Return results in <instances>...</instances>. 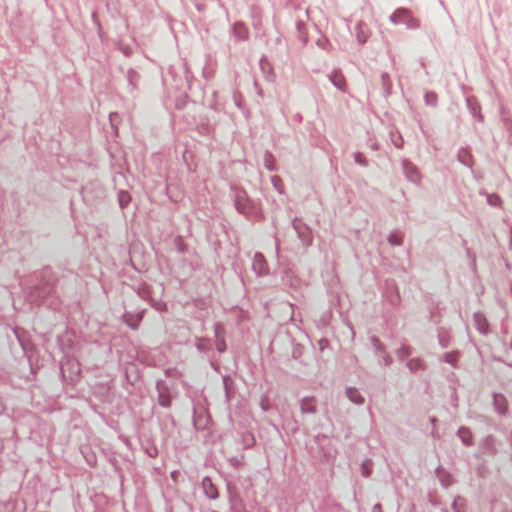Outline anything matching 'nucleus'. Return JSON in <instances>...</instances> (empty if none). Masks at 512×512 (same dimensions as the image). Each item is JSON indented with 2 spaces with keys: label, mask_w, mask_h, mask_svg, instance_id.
<instances>
[{
  "label": "nucleus",
  "mask_w": 512,
  "mask_h": 512,
  "mask_svg": "<svg viewBox=\"0 0 512 512\" xmlns=\"http://www.w3.org/2000/svg\"><path fill=\"white\" fill-rule=\"evenodd\" d=\"M203 75H204V77L208 78L209 73H206L205 71H203Z\"/></svg>",
  "instance_id": "49"
},
{
  "label": "nucleus",
  "mask_w": 512,
  "mask_h": 512,
  "mask_svg": "<svg viewBox=\"0 0 512 512\" xmlns=\"http://www.w3.org/2000/svg\"><path fill=\"white\" fill-rule=\"evenodd\" d=\"M216 349L219 353H223L226 350L225 338L216 339Z\"/></svg>",
  "instance_id": "36"
},
{
  "label": "nucleus",
  "mask_w": 512,
  "mask_h": 512,
  "mask_svg": "<svg viewBox=\"0 0 512 512\" xmlns=\"http://www.w3.org/2000/svg\"><path fill=\"white\" fill-rule=\"evenodd\" d=\"M124 53H125V54L130 53V49H128V48H127V49H125V50H124Z\"/></svg>",
  "instance_id": "51"
},
{
  "label": "nucleus",
  "mask_w": 512,
  "mask_h": 512,
  "mask_svg": "<svg viewBox=\"0 0 512 512\" xmlns=\"http://www.w3.org/2000/svg\"><path fill=\"white\" fill-rule=\"evenodd\" d=\"M260 65H261V68L264 70V59L263 58L260 60Z\"/></svg>",
  "instance_id": "47"
},
{
  "label": "nucleus",
  "mask_w": 512,
  "mask_h": 512,
  "mask_svg": "<svg viewBox=\"0 0 512 512\" xmlns=\"http://www.w3.org/2000/svg\"><path fill=\"white\" fill-rule=\"evenodd\" d=\"M374 348L377 353H381V354L386 353L385 347L381 342L379 344H377L376 347H374Z\"/></svg>",
  "instance_id": "41"
},
{
  "label": "nucleus",
  "mask_w": 512,
  "mask_h": 512,
  "mask_svg": "<svg viewBox=\"0 0 512 512\" xmlns=\"http://www.w3.org/2000/svg\"><path fill=\"white\" fill-rule=\"evenodd\" d=\"M270 181H271L272 186L275 188V190H277L279 193H282L281 178L279 176H272Z\"/></svg>",
  "instance_id": "32"
},
{
  "label": "nucleus",
  "mask_w": 512,
  "mask_h": 512,
  "mask_svg": "<svg viewBox=\"0 0 512 512\" xmlns=\"http://www.w3.org/2000/svg\"><path fill=\"white\" fill-rule=\"evenodd\" d=\"M196 347L200 351H206V350L211 349L212 344L209 339L202 338V339L198 340Z\"/></svg>",
  "instance_id": "28"
},
{
  "label": "nucleus",
  "mask_w": 512,
  "mask_h": 512,
  "mask_svg": "<svg viewBox=\"0 0 512 512\" xmlns=\"http://www.w3.org/2000/svg\"><path fill=\"white\" fill-rule=\"evenodd\" d=\"M510 348L512 349V338H511V342H510Z\"/></svg>",
  "instance_id": "56"
},
{
  "label": "nucleus",
  "mask_w": 512,
  "mask_h": 512,
  "mask_svg": "<svg viewBox=\"0 0 512 512\" xmlns=\"http://www.w3.org/2000/svg\"><path fill=\"white\" fill-rule=\"evenodd\" d=\"M466 104H467V108H468L470 114L474 118H477L479 121H482L483 120V116L480 113V106L474 100H472L470 98H468L466 100Z\"/></svg>",
  "instance_id": "16"
},
{
  "label": "nucleus",
  "mask_w": 512,
  "mask_h": 512,
  "mask_svg": "<svg viewBox=\"0 0 512 512\" xmlns=\"http://www.w3.org/2000/svg\"><path fill=\"white\" fill-rule=\"evenodd\" d=\"M156 388L158 391L159 404L164 408L170 407L171 406V397L166 392V387H165L164 383L162 381H158L156 384Z\"/></svg>",
  "instance_id": "6"
},
{
  "label": "nucleus",
  "mask_w": 512,
  "mask_h": 512,
  "mask_svg": "<svg viewBox=\"0 0 512 512\" xmlns=\"http://www.w3.org/2000/svg\"><path fill=\"white\" fill-rule=\"evenodd\" d=\"M300 410L302 413L313 414L316 412V407L313 398L305 397L301 400Z\"/></svg>",
  "instance_id": "15"
},
{
  "label": "nucleus",
  "mask_w": 512,
  "mask_h": 512,
  "mask_svg": "<svg viewBox=\"0 0 512 512\" xmlns=\"http://www.w3.org/2000/svg\"><path fill=\"white\" fill-rule=\"evenodd\" d=\"M303 25H304V23H303V22H301V21H298V22H297V29H298L299 33H301V29H302V26H303Z\"/></svg>",
  "instance_id": "45"
},
{
  "label": "nucleus",
  "mask_w": 512,
  "mask_h": 512,
  "mask_svg": "<svg viewBox=\"0 0 512 512\" xmlns=\"http://www.w3.org/2000/svg\"><path fill=\"white\" fill-rule=\"evenodd\" d=\"M235 207L242 214H248L251 211L250 201L244 192H237L235 197Z\"/></svg>",
  "instance_id": "5"
},
{
  "label": "nucleus",
  "mask_w": 512,
  "mask_h": 512,
  "mask_svg": "<svg viewBox=\"0 0 512 512\" xmlns=\"http://www.w3.org/2000/svg\"><path fill=\"white\" fill-rule=\"evenodd\" d=\"M435 421H436V419H435V418H432V419H431V423H434Z\"/></svg>",
  "instance_id": "55"
},
{
  "label": "nucleus",
  "mask_w": 512,
  "mask_h": 512,
  "mask_svg": "<svg viewBox=\"0 0 512 512\" xmlns=\"http://www.w3.org/2000/svg\"><path fill=\"white\" fill-rule=\"evenodd\" d=\"M371 342H372L373 346L376 347V345L380 343V340L376 336H372Z\"/></svg>",
  "instance_id": "43"
},
{
  "label": "nucleus",
  "mask_w": 512,
  "mask_h": 512,
  "mask_svg": "<svg viewBox=\"0 0 512 512\" xmlns=\"http://www.w3.org/2000/svg\"><path fill=\"white\" fill-rule=\"evenodd\" d=\"M457 156H458V160L460 163H462L463 165H465L467 167L472 166V156L467 149L461 148L458 151Z\"/></svg>",
  "instance_id": "17"
},
{
  "label": "nucleus",
  "mask_w": 512,
  "mask_h": 512,
  "mask_svg": "<svg viewBox=\"0 0 512 512\" xmlns=\"http://www.w3.org/2000/svg\"><path fill=\"white\" fill-rule=\"evenodd\" d=\"M452 509L454 512H465L464 499L461 497L455 498L452 503Z\"/></svg>",
  "instance_id": "25"
},
{
  "label": "nucleus",
  "mask_w": 512,
  "mask_h": 512,
  "mask_svg": "<svg viewBox=\"0 0 512 512\" xmlns=\"http://www.w3.org/2000/svg\"><path fill=\"white\" fill-rule=\"evenodd\" d=\"M394 25L405 24L408 29H418L420 23L417 19L410 16V12L406 8L396 9L389 17Z\"/></svg>",
  "instance_id": "1"
},
{
  "label": "nucleus",
  "mask_w": 512,
  "mask_h": 512,
  "mask_svg": "<svg viewBox=\"0 0 512 512\" xmlns=\"http://www.w3.org/2000/svg\"><path fill=\"white\" fill-rule=\"evenodd\" d=\"M383 361L386 366H390L392 364V358L389 354L384 353L383 354Z\"/></svg>",
  "instance_id": "40"
},
{
  "label": "nucleus",
  "mask_w": 512,
  "mask_h": 512,
  "mask_svg": "<svg viewBox=\"0 0 512 512\" xmlns=\"http://www.w3.org/2000/svg\"><path fill=\"white\" fill-rule=\"evenodd\" d=\"M394 143H395V146H397V147L400 146V144H398L396 141H394Z\"/></svg>",
  "instance_id": "53"
},
{
  "label": "nucleus",
  "mask_w": 512,
  "mask_h": 512,
  "mask_svg": "<svg viewBox=\"0 0 512 512\" xmlns=\"http://www.w3.org/2000/svg\"><path fill=\"white\" fill-rule=\"evenodd\" d=\"M473 321L476 329L481 333L486 335L489 332V325L485 315L481 312H475L473 315Z\"/></svg>",
  "instance_id": "9"
},
{
  "label": "nucleus",
  "mask_w": 512,
  "mask_h": 512,
  "mask_svg": "<svg viewBox=\"0 0 512 512\" xmlns=\"http://www.w3.org/2000/svg\"><path fill=\"white\" fill-rule=\"evenodd\" d=\"M487 201L492 206H499L500 203H501L500 197L498 195H496V194L488 195Z\"/></svg>",
  "instance_id": "35"
},
{
  "label": "nucleus",
  "mask_w": 512,
  "mask_h": 512,
  "mask_svg": "<svg viewBox=\"0 0 512 512\" xmlns=\"http://www.w3.org/2000/svg\"><path fill=\"white\" fill-rule=\"evenodd\" d=\"M483 452L488 455H496L498 448L496 447V439L493 435H487L481 442Z\"/></svg>",
  "instance_id": "8"
},
{
  "label": "nucleus",
  "mask_w": 512,
  "mask_h": 512,
  "mask_svg": "<svg viewBox=\"0 0 512 512\" xmlns=\"http://www.w3.org/2000/svg\"><path fill=\"white\" fill-rule=\"evenodd\" d=\"M143 314H144V310L138 312L137 315H136V319L135 320L140 322L142 317H143Z\"/></svg>",
  "instance_id": "44"
},
{
  "label": "nucleus",
  "mask_w": 512,
  "mask_h": 512,
  "mask_svg": "<svg viewBox=\"0 0 512 512\" xmlns=\"http://www.w3.org/2000/svg\"><path fill=\"white\" fill-rule=\"evenodd\" d=\"M316 45L321 49H327L329 45V40L326 37L322 36L319 39H317Z\"/></svg>",
  "instance_id": "38"
},
{
  "label": "nucleus",
  "mask_w": 512,
  "mask_h": 512,
  "mask_svg": "<svg viewBox=\"0 0 512 512\" xmlns=\"http://www.w3.org/2000/svg\"><path fill=\"white\" fill-rule=\"evenodd\" d=\"M300 37H301L303 43L305 44L307 42V38L305 36H300Z\"/></svg>",
  "instance_id": "48"
},
{
  "label": "nucleus",
  "mask_w": 512,
  "mask_h": 512,
  "mask_svg": "<svg viewBox=\"0 0 512 512\" xmlns=\"http://www.w3.org/2000/svg\"><path fill=\"white\" fill-rule=\"evenodd\" d=\"M402 169H403V172H404L407 180H409L410 182H412L414 184H418L420 182V179H421L420 173L414 164L405 160L402 163Z\"/></svg>",
  "instance_id": "3"
},
{
  "label": "nucleus",
  "mask_w": 512,
  "mask_h": 512,
  "mask_svg": "<svg viewBox=\"0 0 512 512\" xmlns=\"http://www.w3.org/2000/svg\"><path fill=\"white\" fill-rule=\"evenodd\" d=\"M424 102L428 106H436L437 104V95L434 92H426L424 95Z\"/></svg>",
  "instance_id": "26"
},
{
  "label": "nucleus",
  "mask_w": 512,
  "mask_h": 512,
  "mask_svg": "<svg viewBox=\"0 0 512 512\" xmlns=\"http://www.w3.org/2000/svg\"><path fill=\"white\" fill-rule=\"evenodd\" d=\"M422 367V361L419 358L410 359L407 362V368L414 372Z\"/></svg>",
  "instance_id": "27"
},
{
  "label": "nucleus",
  "mask_w": 512,
  "mask_h": 512,
  "mask_svg": "<svg viewBox=\"0 0 512 512\" xmlns=\"http://www.w3.org/2000/svg\"><path fill=\"white\" fill-rule=\"evenodd\" d=\"M511 444H512V431H511V434H510V438H509Z\"/></svg>",
  "instance_id": "52"
},
{
  "label": "nucleus",
  "mask_w": 512,
  "mask_h": 512,
  "mask_svg": "<svg viewBox=\"0 0 512 512\" xmlns=\"http://www.w3.org/2000/svg\"><path fill=\"white\" fill-rule=\"evenodd\" d=\"M275 248H276V252H278V244L277 243L275 245Z\"/></svg>",
  "instance_id": "54"
},
{
  "label": "nucleus",
  "mask_w": 512,
  "mask_h": 512,
  "mask_svg": "<svg viewBox=\"0 0 512 512\" xmlns=\"http://www.w3.org/2000/svg\"><path fill=\"white\" fill-rule=\"evenodd\" d=\"M264 166L269 171H275L276 170V161L272 153L269 151H266L263 158Z\"/></svg>",
  "instance_id": "20"
},
{
  "label": "nucleus",
  "mask_w": 512,
  "mask_h": 512,
  "mask_svg": "<svg viewBox=\"0 0 512 512\" xmlns=\"http://www.w3.org/2000/svg\"><path fill=\"white\" fill-rule=\"evenodd\" d=\"M372 467V461L370 459H365L360 466L362 476L368 478L372 473Z\"/></svg>",
  "instance_id": "21"
},
{
  "label": "nucleus",
  "mask_w": 512,
  "mask_h": 512,
  "mask_svg": "<svg viewBox=\"0 0 512 512\" xmlns=\"http://www.w3.org/2000/svg\"><path fill=\"white\" fill-rule=\"evenodd\" d=\"M252 269L258 276H264L268 274L267 262L261 253H255L252 260Z\"/></svg>",
  "instance_id": "4"
},
{
  "label": "nucleus",
  "mask_w": 512,
  "mask_h": 512,
  "mask_svg": "<svg viewBox=\"0 0 512 512\" xmlns=\"http://www.w3.org/2000/svg\"><path fill=\"white\" fill-rule=\"evenodd\" d=\"M457 435L465 446L473 445V437L469 428L464 426L460 427L457 431Z\"/></svg>",
  "instance_id": "12"
},
{
  "label": "nucleus",
  "mask_w": 512,
  "mask_h": 512,
  "mask_svg": "<svg viewBox=\"0 0 512 512\" xmlns=\"http://www.w3.org/2000/svg\"><path fill=\"white\" fill-rule=\"evenodd\" d=\"M509 248L512 250V226H511V228H510Z\"/></svg>",
  "instance_id": "46"
},
{
  "label": "nucleus",
  "mask_w": 512,
  "mask_h": 512,
  "mask_svg": "<svg viewBox=\"0 0 512 512\" xmlns=\"http://www.w3.org/2000/svg\"><path fill=\"white\" fill-rule=\"evenodd\" d=\"M328 78L335 88H337L341 92L346 91V81L340 71L334 70L331 74L328 75Z\"/></svg>",
  "instance_id": "7"
},
{
  "label": "nucleus",
  "mask_w": 512,
  "mask_h": 512,
  "mask_svg": "<svg viewBox=\"0 0 512 512\" xmlns=\"http://www.w3.org/2000/svg\"><path fill=\"white\" fill-rule=\"evenodd\" d=\"M381 85L385 96H389L392 92V83L387 72L381 74Z\"/></svg>",
  "instance_id": "18"
},
{
  "label": "nucleus",
  "mask_w": 512,
  "mask_h": 512,
  "mask_svg": "<svg viewBox=\"0 0 512 512\" xmlns=\"http://www.w3.org/2000/svg\"><path fill=\"white\" fill-rule=\"evenodd\" d=\"M438 341L442 348H446L449 345V340L441 332L438 333Z\"/></svg>",
  "instance_id": "39"
},
{
  "label": "nucleus",
  "mask_w": 512,
  "mask_h": 512,
  "mask_svg": "<svg viewBox=\"0 0 512 512\" xmlns=\"http://www.w3.org/2000/svg\"><path fill=\"white\" fill-rule=\"evenodd\" d=\"M388 243L390 245L399 246L402 244V238L396 233H392L388 236Z\"/></svg>",
  "instance_id": "31"
},
{
  "label": "nucleus",
  "mask_w": 512,
  "mask_h": 512,
  "mask_svg": "<svg viewBox=\"0 0 512 512\" xmlns=\"http://www.w3.org/2000/svg\"><path fill=\"white\" fill-rule=\"evenodd\" d=\"M130 195L126 191H120L118 193V202L121 208H125L130 202Z\"/></svg>",
  "instance_id": "24"
},
{
  "label": "nucleus",
  "mask_w": 512,
  "mask_h": 512,
  "mask_svg": "<svg viewBox=\"0 0 512 512\" xmlns=\"http://www.w3.org/2000/svg\"><path fill=\"white\" fill-rule=\"evenodd\" d=\"M443 361L450 364L453 367L457 366L458 361V353L457 352H448L443 355Z\"/></svg>",
  "instance_id": "22"
},
{
  "label": "nucleus",
  "mask_w": 512,
  "mask_h": 512,
  "mask_svg": "<svg viewBox=\"0 0 512 512\" xmlns=\"http://www.w3.org/2000/svg\"><path fill=\"white\" fill-rule=\"evenodd\" d=\"M202 488L204 491V494L209 499H216L218 498V490L216 486L213 484L212 480L209 477H204L202 480Z\"/></svg>",
  "instance_id": "10"
},
{
  "label": "nucleus",
  "mask_w": 512,
  "mask_h": 512,
  "mask_svg": "<svg viewBox=\"0 0 512 512\" xmlns=\"http://www.w3.org/2000/svg\"><path fill=\"white\" fill-rule=\"evenodd\" d=\"M355 36L359 44H364L367 41V29L366 25L362 22H358L355 26Z\"/></svg>",
  "instance_id": "14"
},
{
  "label": "nucleus",
  "mask_w": 512,
  "mask_h": 512,
  "mask_svg": "<svg viewBox=\"0 0 512 512\" xmlns=\"http://www.w3.org/2000/svg\"><path fill=\"white\" fill-rule=\"evenodd\" d=\"M214 334H215V338L216 339L224 338L225 327H224V325L222 323H216L214 325Z\"/></svg>",
  "instance_id": "29"
},
{
  "label": "nucleus",
  "mask_w": 512,
  "mask_h": 512,
  "mask_svg": "<svg viewBox=\"0 0 512 512\" xmlns=\"http://www.w3.org/2000/svg\"><path fill=\"white\" fill-rule=\"evenodd\" d=\"M230 384H231L230 377L229 376H224L223 377V385H224V390H225V395H226L227 401L230 400V394H231Z\"/></svg>",
  "instance_id": "30"
},
{
  "label": "nucleus",
  "mask_w": 512,
  "mask_h": 512,
  "mask_svg": "<svg viewBox=\"0 0 512 512\" xmlns=\"http://www.w3.org/2000/svg\"><path fill=\"white\" fill-rule=\"evenodd\" d=\"M494 407H495V410L500 415L506 414V412H507L506 398L501 394H494Z\"/></svg>",
  "instance_id": "13"
},
{
  "label": "nucleus",
  "mask_w": 512,
  "mask_h": 512,
  "mask_svg": "<svg viewBox=\"0 0 512 512\" xmlns=\"http://www.w3.org/2000/svg\"><path fill=\"white\" fill-rule=\"evenodd\" d=\"M203 75H204V77L208 78L209 73H206L205 71H203Z\"/></svg>",
  "instance_id": "50"
},
{
  "label": "nucleus",
  "mask_w": 512,
  "mask_h": 512,
  "mask_svg": "<svg viewBox=\"0 0 512 512\" xmlns=\"http://www.w3.org/2000/svg\"><path fill=\"white\" fill-rule=\"evenodd\" d=\"M233 34L236 38L245 40L247 38L248 32L244 24L235 23L233 26Z\"/></svg>",
  "instance_id": "19"
},
{
  "label": "nucleus",
  "mask_w": 512,
  "mask_h": 512,
  "mask_svg": "<svg viewBox=\"0 0 512 512\" xmlns=\"http://www.w3.org/2000/svg\"><path fill=\"white\" fill-rule=\"evenodd\" d=\"M138 78V73L134 70H129L127 74V79L129 82V85L132 87V89L135 87V82Z\"/></svg>",
  "instance_id": "33"
},
{
  "label": "nucleus",
  "mask_w": 512,
  "mask_h": 512,
  "mask_svg": "<svg viewBox=\"0 0 512 512\" xmlns=\"http://www.w3.org/2000/svg\"><path fill=\"white\" fill-rule=\"evenodd\" d=\"M130 317V314L129 313H126L124 315V319H125V322L126 324L133 330H136L138 328V325H139V322L136 321V320H133V321H130L129 318Z\"/></svg>",
  "instance_id": "37"
},
{
  "label": "nucleus",
  "mask_w": 512,
  "mask_h": 512,
  "mask_svg": "<svg viewBox=\"0 0 512 512\" xmlns=\"http://www.w3.org/2000/svg\"><path fill=\"white\" fill-rule=\"evenodd\" d=\"M372 512H382V507H381V504L380 503H376L373 508H372Z\"/></svg>",
  "instance_id": "42"
},
{
  "label": "nucleus",
  "mask_w": 512,
  "mask_h": 512,
  "mask_svg": "<svg viewBox=\"0 0 512 512\" xmlns=\"http://www.w3.org/2000/svg\"><path fill=\"white\" fill-rule=\"evenodd\" d=\"M293 228L304 246H310L312 244V234L310 228L300 219L295 218Z\"/></svg>",
  "instance_id": "2"
},
{
  "label": "nucleus",
  "mask_w": 512,
  "mask_h": 512,
  "mask_svg": "<svg viewBox=\"0 0 512 512\" xmlns=\"http://www.w3.org/2000/svg\"><path fill=\"white\" fill-rule=\"evenodd\" d=\"M354 161L360 166L366 167L368 165L367 160L362 156L361 153L357 152L354 154Z\"/></svg>",
  "instance_id": "34"
},
{
  "label": "nucleus",
  "mask_w": 512,
  "mask_h": 512,
  "mask_svg": "<svg viewBox=\"0 0 512 512\" xmlns=\"http://www.w3.org/2000/svg\"><path fill=\"white\" fill-rule=\"evenodd\" d=\"M395 354L398 359L402 361L411 354V348L409 346L403 345L395 350Z\"/></svg>",
  "instance_id": "23"
},
{
  "label": "nucleus",
  "mask_w": 512,
  "mask_h": 512,
  "mask_svg": "<svg viewBox=\"0 0 512 512\" xmlns=\"http://www.w3.org/2000/svg\"><path fill=\"white\" fill-rule=\"evenodd\" d=\"M346 397L356 405H362L365 402L362 394L355 387H348L345 391Z\"/></svg>",
  "instance_id": "11"
}]
</instances>
